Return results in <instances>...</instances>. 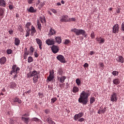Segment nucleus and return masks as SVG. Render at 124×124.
<instances>
[{
  "mask_svg": "<svg viewBox=\"0 0 124 124\" xmlns=\"http://www.w3.org/2000/svg\"><path fill=\"white\" fill-rule=\"evenodd\" d=\"M91 95V93L88 91H82L80 93L79 98H78V102L81 103L83 105H87L88 104L89 96Z\"/></svg>",
  "mask_w": 124,
  "mask_h": 124,
  "instance_id": "obj_1",
  "label": "nucleus"
},
{
  "mask_svg": "<svg viewBox=\"0 0 124 124\" xmlns=\"http://www.w3.org/2000/svg\"><path fill=\"white\" fill-rule=\"evenodd\" d=\"M39 73H40L39 71H36V70H34L32 71H30L27 74V77L28 78H33V82L35 83L38 82V79L40 78V76L39 75Z\"/></svg>",
  "mask_w": 124,
  "mask_h": 124,
  "instance_id": "obj_2",
  "label": "nucleus"
},
{
  "mask_svg": "<svg viewBox=\"0 0 124 124\" xmlns=\"http://www.w3.org/2000/svg\"><path fill=\"white\" fill-rule=\"evenodd\" d=\"M71 31L73 32H74L76 35L78 36L82 34V35H83L84 37H87V33H86V31L82 29H77L76 28H74L72 29Z\"/></svg>",
  "mask_w": 124,
  "mask_h": 124,
  "instance_id": "obj_3",
  "label": "nucleus"
},
{
  "mask_svg": "<svg viewBox=\"0 0 124 124\" xmlns=\"http://www.w3.org/2000/svg\"><path fill=\"white\" fill-rule=\"evenodd\" d=\"M20 72V68L17 67V65H13L12 66V70L10 72V74L12 75L13 73L18 74Z\"/></svg>",
  "mask_w": 124,
  "mask_h": 124,
  "instance_id": "obj_4",
  "label": "nucleus"
},
{
  "mask_svg": "<svg viewBox=\"0 0 124 124\" xmlns=\"http://www.w3.org/2000/svg\"><path fill=\"white\" fill-rule=\"evenodd\" d=\"M56 59H57V60L61 62H62V63H65V58H64V56H62V55H59L57 56Z\"/></svg>",
  "mask_w": 124,
  "mask_h": 124,
  "instance_id": "obj_5",
  "label": "nucleus"
},
{
  "mask_svg": "<svg viewBox=\"0 0 124 124\" xmlns=\"http://www.w3.org/2000/svg\"><path fill=\"white\" fill-rule=\"evenodd\" d=\"M46 43L48 45V46L54 45V44H55V39L52 38L47 39L46 41Z\"/></svg>",
  "mask_w": 124,
  "mask_h": 124,
  "instance_id": "obj_6",
  "label": "nucleus"
},
{
  "mask_svg": "<svg viewBox=\"0 0 124 124\" xmlns=\"http://www.w3.org/2000/svg\"><path fill=\"white\" fill-rule=\"evenodd\" d=\"M112 32L113 33H118L119 32V24H116L113 26Z\"/></svg>",
  "mask_w": 124,
  "mask_h": 124,
  "instance_id": "obj_7",
  "label": "nucleus"
},
{
  "mask_svg": "<svg viewBox=\"0 0 124 124\" xmlns=\"http://www.w3.org/2000/svg\"><path fill=\"white\" fill-rule=\"evenodd\" d=\"M117 93H113L110 96L111 101H112V102H115V101H117V100H118L117 99Z\"/></svg>",
  "mask_w": 124,
  "mask_h": 124,
  "instance_id": "obj_8",
  "label": "nucleus"
},
{
  "mask_svg": "<svg viewBox=\"0 0 124 124\" xmlns=\"http://www.w3.org/2000/svg\"><path fill=\"white\" fill-rule=\"evenodd\" d=\"M96 40L98 44H103L105 42V39L102 37L96 38Z\"/></svg>",
  "mask_w": 124,
  "mask_h": 124,
  "instance_id": "obj_9",
  "label": "nucleus"
},
{
  "mask_svg": "<svg viewBox=\"0 0 124 124\" xmlns=\"http://www.w3.org/2000/svg\"><path fill=\"white\" fill-rule=\"evenodd\" d=\"M69 18L68 17V16L63 15L60 21L61 22H64L65 23H66L69 21Z\"/></svg>",
  "mask_w": 124,
  "mask_h": 124,
  "instance_id": "obj_10",
  "label": "nucleus"
},
{
  "mask_svg": "<svg viewBox=\"0 0 124 124\" xmlns=\"http://www.w3.org/2000/svg\"><path fill=\"white\" fill-rule=\"evenodd\" d=\"M84 116V113L83 112H79L78 114H76L74 116V120L76 121L80 119V118H82Z\"/></svg>",
  "mask_w": 124,
  "mask_h": 124,
  "instance_id": "obj_11",
  "label": "nucleus"
},
{
  "mask_svg": "<svg viewBox=\"0 0 124 124\" xmlns=\"http://www.w3.org/2000/svg\"><path fill=\"white\" fill-rule=\"evenodd\" d=\"M54 34H56V31H55V30L53 29V28H50L48 34V36L49 37H51V36H52V35H54Z\"/></svg>",
  "mask_w": 124,
  "mask_h": 124,
  "instance_id": "obj_12",
  "label": "nucleus"
},
{
  "mask_svg": "<svg viewBox=\"0 0 124 124\" xmlns=\"http://www.w3.org/2000/svg\"><path fill=\"white\" fill-rule=\"evenodd\" d=\"M36 41L40 50H42V41H41L39 38H36Z\"/></svg>",
  "mask_w": 124,
  "mask_h": 124,
  "instance_id": "obj_13",
  "label": "nucleus"
},
{
  "mask_svg": "<svg viewBox=\"0 0 124 124\" xmlns=\"http://www.w3.org/2000/svg\"><path fill=\"white\" fill-rule=\"evenodd\" d=\"M58 81H60L61 83H63L65 80L66 79V77L65 76H61L57 77Z\"/></svg>",
  "mask_w": 124,
  "mask_h": 124,
  "instance_id": "obj_14",
  "label": "nucleus"
},
{
  "mask_svg": "<svg viewBox=\"0 0 124 124\" xmlns=\"http://www.w3.org/2000/svg\"><path fill=\"white\" fill-rule=\"evenodd\" d=\"M51 50L54 54H56V53H58L59 52V47L56 46H53L51 47Z\"/></svg>",
  "mask_w": 124,
  "mask_h": 124,
  "instance_id": "obj_15",
  "label": "nucleus"
},
{
  "mask_svg": "<svg viewBox=\"0 0 124 124\" xmlns=\"http://www.w3.org/2000/svg\"><path fill=\"white\" fill-rule=\"evenodd\" d=\"M116 61L118 62H121V63H124V57L122 56H119L116 58Z\"/></svg>",
  "mask_w": 124,
  "mask_h": 124,
  "instance_id": "obj_16",
  "label": "nucleus"
},
{
  "mask_svg": "<svg viewBox=\"0 0 124 124\" xmlns=\"http://www.w3.org/2000/svg\"><path fill=\"white\" fill-rule=\"evenodd\" d=\"M54 79H55V76L49 75V76L47 78V83H49V82H51V81H54Z\"/></svg>",
  "mask_w": 124,
  "mask_h": 124,
  "instance_id": "obj_17",
  "label": "nucleus"
},
{
  "mask_svg": "<svg viewBox=\"0 0 124 124\" xmlns=\"http://www.w3.org/2000/svg\"><path fill=\"white\" fill-rule=\"evenodd\" d=\"M5 62H6V58L3 57L0 59V64H5Z\"/></svg>",
  "mask_w": 124,
  "mask_h": 124,
  "instance_id": "obj_18",
  "label": "nucleus"
},
{
  "mask_svg": "<svg viewBox=\"0 0 124 124\" xmlns=\"http://www.w3.org/2000/svg\"><path fill=\"white\" fill-rule=\"evenodd\" d=\"M30 31H31V34H32V35H34V33L36 32V30H35V28L33 27V25H31Z\"/></svg>",
  "mask_w": 124,
  "mask_h": 124,
  "instance_id": "obj_19",
  "label": "nucleus"
},
{
  "mask_svg": "<svg viewBox=\"0 0 124 124\" xmlns=\"http://www.w3.org/2000/svg\"><path fill=\"white\" fill-rule=\"evenodd\" d=\"M10 87L11 89H15L17 87V84L15 82L13 81L10 83Z\"/></svg>",
  "mask_w": 124,
  "mask_h": 124,
  "instance_id": "obj_20",
  "label": "nucleus"
},
{
  "mask_svg": "<svg viewBox=\"0 0 124 124\" xmlns=\"http://www.w3.org/2000/svg\"><path fill=\"white\" fill-rule=\"evenodd\" d=\"M20 39L18 38H15V44L16 45V46H19L20 45Z\"/></svg>",
  "mask_w": 124,
  "mask_h": 124,
  "instance_id": "obj_21",
  "label": "nucleus"
},
{
  "mask_svg": "<svg viewBox=\"0 0 124 124\" xmlns=\"http://www.w3.org/2000/svg\"><path fill=\"white\" fill-rule=\"evenodd\" d=\"M27 48H26L25 49V51H24V53L23 55V58L24 59V60H26V59H27V58H28V55L30 54V53H29V51H27Z\"/></svg>",
  "mask_w": 124,
  "mask_h": 124,
  "instance_id": "obj_22",
  "label": "nucleus"
},
{
  "mask_svg": "<svg viewBox=\"0 0 124 124\" xmlns=\"http://www.w3.org/2000/svg\"><path fill=\"white\" fill-rule=\"evenodd\" d=\"M113 83L114 84V85H119L120 83H121V80L119 79V78H115L113 80Z\"/></svg>",
  "mask_w": 124,
  "mask_h": 124,
  "instance_id": "obj_23",
  "label": "nucleus"
},
{
  "mask_svg": "<svg viewBox=\"0 0 124 124\" xmlns=\"http://www.w3.org/2000/svg\"><path fill=\"white\" fill-rule=\"evenodd\" d=\"M5 5H6V2L4 0H0V6L5 7Z\"/></svg>",
  "mask_w": 124,
  "mask_h": 124,
  "instance_id": "obj_24",
  "label": "nucleus"
},
{
  "mask_svg": "<svg viewBox=\"0 0 124 124\" xmlns=\"http://www.w3.org/2000/svg\"><path fill=\"white\" fill-rule=\"evenodd\" d=\"M22 121H24V123H25V124H29V123L30 122V118L29 117H22Z\"/></svg>",
  "mask_w": 124,
  "mask_h": 124,
  "instance_id": "obj_25",
  "label": "nucleus"
},
{
  "mask_svg": "<svg viewBox=\"0 0 124 124\" xmlns=\"http://www.w3.org/2000/svg\"><path fill=\"white\" fill-rule=\"evenodd\" d=\"M56 42L58 43V44H61L62 43V37L60 36L56 37L55 38Z\"/></svg>",
  "mask_w": 124,
  "mask_h": 124,
  "instance_id": "obj_26",
  "label": "nucleus"
},
{
  "mask_svg": "<svg viewBox=\"0 0 124 124\" xmlns=\"http://www.w3.org/2000/svg\"><path fill=\"white\" fill-rule=\"evenodd\" d=\"M28 11L31 12V13H35L36 12V10L34 9L33 7H30V8L28 9Z\"/></svg>",
  "mask_w": 124,
  "mask_h": 124,
  "instance_id": "obj_27",
  "label": "nucleus"
},
{
  "mask_svg": "<svg viewBox=\"0 0 124 124\" xmlns=\"http://www.w3.org/2000/svg\"><path fill=\"white\" fill-rule=\"evenodd\" d=\"M37 29H38V30H39L40 31H41V29L42 28V26H41V23H40V21L39 20H37Z\"/></svg>",
  "mask_w": 124,
  "mask_h": 124,
  "instance_id": "obj_28",
  "label": "nucleus"
},
{
  "mask_svg": "<svg viewBox=\"0 0 124 124\" xmlns=\"http://www.w3.org/2000/svg\"><path fill=\"white\" fill-rule=\"evenodd\" d=\"M14 102H17V103H19V104H21L22 103V101L19 99L18 97L14 98L13 99Z\"/></svg>",
  "mask_w": 124,
  "mask_h": 124,
  "instance_id": "obj_29",
  "label": "nucleus"
},
{
  "mask_svg": "<svg viewBox=\"0 0 124 124\" xmlns=\"http://www.w3.org/2000/svg\"><path fill=\"white\" fill-rule=\"evenodd\" d=\"M4 14V10H3L2 8H0V17H1V19L3 18Z\"/></svg>",
  "mask_w": 124,
  "mask_h": 124,
  "instance_id": "obj_30",
  "label": "nucleus"
},
{
  "mask_svg": "<svg viewBox=\"0 0 124 124\" xmlns=\"http://www.w3.org/2000/svg\"><path fill=\"white\" fill-rule=\"evenodd\" d=\"M39 20L40 21V22H41L42 23V24H45L46 23V19L44 16L41 17Z\"/></svg>",
  "mask_w": 124,
  "mask_h": 124,
  "instance_id": "obj_31",
  "label": "nucleus"
},
{
  "mask_svg": "<svg viewBox=\"0 0 124 124\" xmlns=\"http://www.w3.org/2000/svg\"><path fill=\"white\" fill-rule=\"evenodd\" d=\"M46 122L49 124H55V122L52 120V119L50 118V117H48L46 119Z\"/></svg>",
  "mask_w": 124,
  "mask_h": 124,
  "instance_id": "obj_32",
  "label": "nucleus"
},
{
  "mask_svg": "<svg viewBox=\"0 0 124 124\" xmlns=\"http://www.w3.org/2000/svg\"><path fill=\"white\" fill-rule=\"evenodd\" d=\"M79 92V88L76 86H75L73 88V93H78Z\"/></svg>",
  "mask_w": 124,
  "mask_h": 124,
  "instance_id": "obj_33",
  "label": "nucleus"
},
{
  "mask_svg": "<svg viewBox=\"0 0 124 124\" xmlns=\"http://www.w3.org/2000/svg\"><path fill=\"white\" fill-rule=\"evenodd\" d=\"M26 37H28V36H30V35L31 34V29H27L26 31Z\"/></svg>",
  "mask_w": 124,
  "mask_h": 124,
  "instance_id": "obj_34",
  "label": "nucleus"
},
{
  "mask_svg": "<svg viewBox=\"0 0 124 124\" xmlns=\"http://www.w3.org/2000/svg\"><path fill=\"white\" fill-rule=\"evenodd\" d=\"M71 43V41H70L69 39H65L64 44L65 45H68V44Z\"/></svg>",
  "mask_w": 124,
  "mask_h": 124,
  "instance_id": "obj_35",
  "label": "nucleus"
},
{
  "mask_svg": "<svg viewBox=\"0 0 124 124\" xmlns=\"http://www.w3.org/2000/svg\"><path fill=\"white\" fill-rule=\"evenodd\" d=\"M37 3V4H40L39 6H40L41 7H42L45 4V1L40 2V0H38Z\"/></svg>",
  "mask_w": 124,
  "mask_h": 124,
  "instance_id": "obj_36",
  "label": "nucleus"
},
{
  "mask_svg": "<svg viewBox=\"0 0 124 124\" xmlns=\"http://www.w3.org/2000/svg\"><path fill=\"white\" fill-rule=\"evenodd\" d=\"M33 50H34V48H33V47H32V46H31L30 48L29 49V54H30V55H33Z\"/></svg>",
  "mask_w": 124,
  "mask_h": 124,
  "instance_id": "obj_37",
  "label": "nucleus"
},
{
  "mask_svg": "<svg viewBox=\"0 0 124 124\" xmlns=\"http://www.w3.org/2000/svg\"><path fill=\"white\" fill-rule=\"evenodd\" d=\"M31 26V22H27L25 25L26 28H27V30H31L30 29V27Z\"/></svg>",
  "mask_w": 124,
  "mask_h": 124,
  "instance_id": "obj_38",
  "label": "nucleus"
},
{
  "mask_svg": "<svg viewBox=\"0 0 124 124\" xmlns=\"http://www.w3.org/2000/svg\"><path fill=\"white\" fill-rule=\"evenodd\" d=\"M58 73L60 76H62V74H63V71H62V69H59L58 70Z\"/></svg>",
  "mask_w": 124,
  "mask_h": 124,
  "instance_id": "obj_39",
  "label": "nucleus"
},
{
  "mask_svg": "<svg viewBox=\"0 0 124 124\" xmlns=\"http://www.w3.org/2000/svg\"><path fill=\"white\" fill-rule=\"evenodd\" d=\"M112 74L113 75V76H118V75H119V72L117 71H113L112 72Z\"/></svg>",
  "mask_w": 124,
  "mask_h": 124,
  "instance_id": "obj_40",
  "label": "nucleus"
},
{
  "mask_svg": "<svg viewBox=\"0 0 124 124\" xmlns=\"http://www.w3.org/2000/svg\"><path fill=\"white\" fill-rule=\"evenodd\" d=\"M33 62V58H32V57H28V62L30 63V62Z\"/></svg>",
  "mask_w": 124,
  "mask_h": 124,
  "instance_id": "obj_41",
  "label": "nucleus"
},
{
  "mask_svg": "<svg viewBox=\"0 0 124 124\" xmlns=\"http://www.w3.org/2000/svg\"><path fill=\"white\" fill-rule=\"evenodd\" d=\"M94 101H95V99L94 97L90 98V104H93Z\"/></svg>",
  "mask_w": 124,
  "mask_h": 124,
  "instance_id": "obj_42",
  "label": "nucleus"
},
{
  "mask_svg": "<svg viewBox=\"0 0 124 124\" xmlns=\"http://www.w3.org/2000/svg\"><path fill=\"white\" fill-rule=\"evenodd\" d=\"M76 82L77 83V85H78V86H80V85H81V80H80L78 78H77L76 80Z\"/></svg>",
  "mask_w": 124,
  "mask_h": 124,
  "instance_id": "obj_43",
  "label": "nucleus"
},
{
  "mask_svg": "<svg viewBox=\"0 0 124 124\" xmlns=\"http://www.w3.org/2000/svg\"><path fill=\"white\" fill-rule=\"evenodd\" d=\"M18 30L19 31H21V32H23V31H24V29H23V26H22L21 25H19Z\"/></svg>",
  "mask_w": 124,
  "mask_h": 124,
  "instance_id": "obj_44",
  "label": "nucleus"
},
{
  "mask_svg": "<svg viewBox=\"0 0 124 124\" xmlns=\"http://www.w3.org/2000/svg\"><path fill=\"white\" fill-rule=\"evenodd\" d=\"M76 21V19L74 17H71L69 18L68 22H75Z\"/></svg>",
  "mask_w": 124,
  "mask_h": 124,
  "instance_id": "obj_45",
  "label": "nucleus"
},
{
  "mask_svg": "<svg viewBox=\"0 0 124 124\" xmlns=\"http://www.w3.org/2000/svg\"><path fill=\"white\" fill-rule=\"evenodd\" d=\"M32 122H39V119L37 118H33L31 119Z\"/></svg>",
  "mask_w": 124,
  "mask_h": 124,
  "instance_id": "obj_46",
  "label": "nucleus"
},
{
  "mask_svg": "<svg viewBox=\"0 0 124 124\" xmlns=\"http://www.w3.org/2000/svg\"><path fill=\"white\" fill-rule=\"evenodd\" d=\"M12 50L11 49H8L7 50V54H8V55H10V54H12Z\"/></svg>",
  "mask_w": 124,
  "mask_h": 124,
  "instance_id": "obj_47",
  "label": "nucleus"
},
{
  "mask_svg": "<svg viewBox=\"0 0 124 124\" xmlns=\"http://www.w3.org/2000/svg\"><path fill=\"white\" fill-rule=\"evenodd\" d=\"M51 103H54L55 101H57V98L54 97L51 99Z\"/></svg>",
  "mask_w": 124,
  "mask_h": 124,
  "instance_id": "obj_48",
  "label": "nucleus"
},
{
  "mask_svg": "<svg viewBox=\"0 0 124 124\" xmlns=\"http://www.w3.org/2000/svg\"><path fill=\"white\" fill-rule=\"evenodd\" d=\"M54 73H55V72H54V70H52L49 71V75H51L52 76H55V75H54Z\"/></svg>",
  "mask_w": 124,
  "mask_h": 124,
  "instance_id": "obj_49",
  "label": "nucleus"
},
{
  "mask_svg": "<svg viewBox=\"0 0 124 124\" xmlns=\"http://www.w3.org/2000/svg\"><path fill=\"white\" fill-rule=\"evenodd\" d=\"M107 108V107H105L104 108H102L101 110H102V114H104V113H105V112H106Z\"/></svg>",
  "mask_w": 124,
  "mask_h": 124,
  "instance_id": "obj_50",
  "label": "nucleus"
},
{
  "mask_svg": "<svg viewBox=\"0 0 124 124\" xmlns=\"http://www.w3.org/2000/svg\"><path fill=\"white\" fill-rule=\"evenodd\" d=\"M85 121V119L83 118H81L78 119V122H79L80 123H82V122H84Z\"/></svg>",
  "mask_w": 124,
  "mask_h": 124,
  "instance_id": "obj_51",
  "label": "nucleus"
},
{
  "mask_svg": "<svg viewBox=\"0 0 124 124\" xmlns=\"http://www.w3.org/2000/svg\"><path fill=\"white\" fill-rule=\"evenodd\" d=\"M27 1L29 4H31V3H33L34 0H27Z\"/></svg>",
  "mask_w": 124,
  "mask_h": 124,
  "instance_id": "obj_52",
  "label": "nucleus"
},
{
  "mask_svg": "<svg viewBox=\"0 0 124 124\" xmlns=\"http://www.w3.org/2000/svg\"><path fill=\"white\" fill-rule=\"evenodd\" d=\"M95 35H94V32H93L91 34V38H93V39H94L95 37Z\"/></svg>",
  "mask_w": 124,
  "mask_h": 124,
  "instance_id": "obj_53",
  "label": "nucleus"
},
{
  "mask_svg": "<svg viewBox=\"0 0 124 124\" xmlns=\"http://www.w3.org/2000/svg\"><path fill=\"white\" fill-rule=\"evenodd\" d=\"M9 8L10 10H13L14 7H13V5H9Z\"/></svg>",
  "mask_w": 124,
  "mask_h": 124,
  "instance_id": "obj_54",
  "label": "nucleus"
},
{
  "mask_svg": "<svg viewBox=\"0 0 124 124\" xmlns=\"http://www.w3.org/2000/svg\"><path fill=\"white\" fill-rule=\"evenodd\" d=\"M34 56L35 58H38V57L39 56V55L37 54V52H34Z\"/></svg>",
  "mask_w": 124,
  "mask_h": 124,
  "instance_id": "obj_55",
  "label": "nucleus"
},
{
  "mask_svg": "<svg viewBox=\"0 0 124 124\" xmlns=\"http://www.w3.org/2000/svg\"><path fill=\"white\" fill-rule=\"evenodd\" d=\"M101 109H102V108L100 107L99 109L97 111L98 114H102Z\"/></svg>",
  "mask_w": 124,
  "mask_h": 124,
  "instance_id": "obj_56",
  "label": "nucleus"
},
{
  "mask_svg": "<svg viewBox=\"0 0 124 124\" xmlns=\"http://www.w3.org/2000/svg\"><path fill=\"white\" fill-rule=\"evenodd\" d=\"M121 29H122V31H124V22H123V23L122 24V25H121Z\"/></svg>",
  "mask_w": 124,
  "mask_h": 124,
  "instance_id": "obj_57",
  "label": "nucleus"
},
{
  "mask_svg": "<svg viewBox=\"0 0 124 124\" xmlns=\"http://www.w3.org/2000/svg\"><path fill=\"white\" fill-rule=\"evenodd\" d=\"M99 65L100 66H101V67H102V68H103V67H104V64L102 62H100L99 63Z\"/></svg>",
  "mask_w": 124,
  "mask_h": 124,
  "instance_id": "obj_58",
  "label": "nucleus"
},
{
  "mask_svg": "<svg viewBox=\"0 0 124 124\" xmlns=\"http://www.w3.org/2000/svg\"><path fill=\"white\" fill-rule=\"evenodd\" d=\"M51 10L52 12H53V13H54V14H56V13H57V11L55 9H52Z\"/></svg>",
  "mask_w": 124,
  "mask_h": 124,
  "instance_id": "obj_59",
  "label": "nucleus"
},
{
  "mask_svg": "<svg viewBox=\"0 0 124 124\" xmlns=\"http://www.w3.org/2000/svg\"><path fill=\"white\" fill-rule=\"evenodd\" d=\"M83 66L84 67H89V64L88 63H85Z\"/></svg>",
  "mask_w": 124,
  "mask_h": 124,
  "instance_id": "obj_60",
  "label": "nucleus"
},
{
  "mask_svg": "<svg viewBox=\"0 0 124 124\" xmlns=\"http://www.w3.org/2000/svg\"><path fill=\"white\" fill-rule=\"evenodd\" d=\"M23 117H29L30 114H29V113H26L25 114H23Z\"/></svg>",
  "mask_w": 124,
  "mask_h": 124,
  "instance_id": "obj_61",
  "label": "nucleus"
},
{
  "mask_svg": "<svg viewBox=\"0 0 124 124\" xmlns=\"http://www.w3.org/2000/svg\"><path fill=\"white\" fill-rule=\"evenodd\" d=\"M49 112H50L49 109H46L45 110V113H46V114H49Z\"/></svg>",
  "mask_w": 124,
  "mask_h": 124,
  "instance_id": "obj_62",
  "label": "nucleus"
},
{
  "mask_svg": "<svg viewBox=\"0 0 124 124\" xmlns=\"http://www.w3.org/2000/svg\"><path fill=\"white\" fill-rule=\"evenodd\" d=\"M38 94L39 97L42 98V96H43V94L40 93H38Z\"/></svg>",
  "mask_w": 124,
  "mask_h": 124,
  "instance_id": "obj_63",
  "label": "nucleus"
},
{
  "mask_svg": "<svg viewBox=\"0 0 124 124\" xmlns=\"http://www.w3.org/2000/svg\"><path fill=\"white\" fill-rule=\"evenodd\" d=\"M120 11H121V9L118 8V9L116 10V13H118V14L120 13Z\"/></svg>",
  "mask_w": 124,
  "mask_h": 124,
  "instance_id": "obj_64",
  "label": "nucleus"
}]
</instances>
